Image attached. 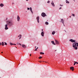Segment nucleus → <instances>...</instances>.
<instances>
[{
    "mask_svg": "<svg viewBox=\"0 0 78 78\" xmlns=\"http://www.w3.org/2000/svg\"><path fill=\"white\" fill-rule=\"evenodd\" d=\"M22 47H23V48H26V46L24 44H22Z\"/></svg>",
    "mask_w": 78,
    "mask_h": 78,
    "instance_id": "nucleus-12",
    "label": "nucleus"
},
{
    "mask_svg": "<svg viewBox=\"0 0 78 78\" xmlns=\"http://www.w3.org/2000/svg\"><path fill=\"white\" fill-rule=\"evenodd\" d=\"M29 0H26V1H28Z\"/></svg>",
    "mask_w": 78,
    "mask_h": 78,
    "instance_id": "nucleus-39",
    "label": "nucleus"
},
{
    "mask_svg": "<svg viewBox=\"0 0 78 78\" xmlns=\"http://www.w3.org/2000/svg\"><path fill=\"white\" fill-rule=\"evenodd\" d=\"M73 0L75 2V0Z\"/></svg>",
    "mask_w": 78,
    "mask_h": 78,
    "instance_id": "nucleus-44",
    "label": "nucleus"
},
{
    "mask_svg": "<svg viewBox=\"0 0 78 78\" xmlns=\"http://www.w3.org/2000/svg\"><path fill=\"white\" fill-rule=\"evenodd\" d=\"M62 6H63V5H62Z\"/></svg>",
    "mask_w": 78,
    "mask_h": 78,
    "instance_id": "nucleus-46",
    "label": "nucleus"
},
{
    "mask_svg": "<svg viewBox=\"0 0 78 78\" xmlns=\"http://www.w3.org/2000/svg\"><path fill=\"white\" fill-rule=\"evenodd\" d=\"M17 45H20L21 46L22 45V44H20V43H17Z\"/></svg>",
    "mask_w": 78,
    "mask_h": 78,
    "instance_id": "nucleus-23",
    "label": "nucleus"
},
{
    "mask_svg": "<svg viewBox=\"0 0 78 78\" xmlns=\"http://www.w3.org/2000/svg\"><path fill=\"white\" fill-rule=\"evenodd\" d=\"M0 45H1V43H0Z\"/></svg>",
    "mask_w": 78,
    "mask_h": 78,
    "instance_id": "nucleus-38",
    "label": "nucleus"
},
{
    "mask_svg": "<svg viewBox=\"0 0 78 78\" xmlns=\"http://www.w3.org/2000/svg\"><path fill=\"white\" fill-rule=\"evenodd\" d=\"M1 53H3V52H2Z\"/></svg>",
    "mask_w": 78,
    "mask_h": 78,
    "instance_id": "nucleus-41",
    "label": "nucleus"
},
{
    "mask_svg": "<svg viewBox=\"0 0 78 78\" xmlns=\"http://www.w3.org/2000/svg\"><path fill=\"white\" fill-rule=\"evenodd\" d=\"M45 24H46V25H48V22H45Z\"/></svg>",
    "mask_w": 78,
    "mask_h": 78,
    "instance_id": "nucleus-25",
    "label": "nucleus"
},
{
    "mask_svg": "<svg viewBox=\"0 0 78 78\" xmlns=\"http://www.w3.org/2000/svg\"><path fill=\"white\" fill-rule=\"evenodd\" d=\"M41 16L42 17H45V16H47V15L45 14L44 12H42L41 14Z\"/></svg>",
    "mask_w": 78,
    "mask_h": 78,
    "instance_id": "nucleus-3",
    "label": "nucleus"
},
{
    "mask_svg": "<svg viewBox=\"0 0 78 78\" xmlns=\"http://www.w3.org/2000/svg\"><path fill=\"white\" fill-rule=\"evenodd\" d=\"M39 59H41V58H42V57L41 56H40L38 58Z\"/></svg>",
    "mask_w": 78,
    "mask_h": 78,
    "instance_id": "nucleus-26",
    "label": "nucleus"
},
{
    "mask_svg": "<svg viewBox=\"0 0 78 78\" xmlns=\"http://www.w3.org/2000/svg\"><path fill=\"white\" fill-rule=\"evenodd\" d=\"M37 51V49H36L34 50V51Z\"/></svg>",
    "mask_w": 78,
    "mask_h": 78,
    "instance_id": "nucleus-31",
    "label": "nucleus"
},
{
    "mask_svg": "<svg viewBox=\"0 0 78 78\" xmlns=\"http://www.w3.org/2000/svg\"><path fill=\"white\" fill-rule=\"evenodd\" d=\"M10 45H16V44H12V43H10Z\"/></svg>",
    "mask_w": 78,
    "mask_h": 78,
    "instance_id": "nucleus-19",
    "label": "nucleus"
},
{
    "mask_svg": "<svg viewBox=\"0 0 78 78\" xmlns=\"http://www.w3.org/2000/svg\"><path fill=\"white\" fill-rule=\"evenodd\" d=\"M43 29H42V30H41L42 31H43Z\"/></svg>",
    "mask_w": 78,
    "mask_h": 78,
    "instance_id": "nucleus-35",
    "label": "nucleus"
},
{
    "mask_svg": "<svg viewBox=\"0 0 78 78\" xmlns=\"http://www.w3.org/2000/svg\"><path fill=\"white\" fill-rule=\"evenodd\" d=\"M71 17V16H70V17Z\"/></svg>",
    "mask_w": 78,
    "mask_h": 78,
    "instance_id": "nucleus-45",
    "label": "nucleus"
},
{
    "mask_svg": "<svg viewBox=\"0 0 78 78\" xmlns=\"http://www.w3.org/2000/svg\"><path fill=\"white\" fill-rule=\"evenodd\" d=\"M36 19L37 20V22L38 23H39V16H37V17Z\"/></svg>",
    "mask_w": 78,
    "mask_h": 78,
    "instance_id": "nucleus-8",
    "label": "nucleus"
},
{
    "mask_svg": "<svg viewBox=\"0 0 78 78\" xmlns=\"http://www.w3.org/2000/svg\"><path fill=\"white\" fill-rule=\"evenodd\" d=\"M3 6H4V5H3V4L2 3H1L0 4V6H1V7H3Z\"/></svg>",
    "mask_w": 78,
    "mask_h": 78,
    "instance_id": "nucleus-16",
    "label": "nucleus"
},
{
    "mask_svg": "<svg viewBox=\"0 0 78 78\" xmlns=\"http://www.w3.org/2000/svg\"><path fill=\"white\" fill-rule=\"evenodd\" d=\"M20 17H19V15H18L17 17V21L18 22H19V21H20Z\"/></svg>",
    "mask_w": 78,
    "mask_h": 78,
    "instance_id": "nucleus-4",
    "label": "nucleus"
},
{
    "mask_svg": "<svg viewBox=\"0 0 78 78\" xmlns=\"http://www.w3.org/2000/svg\"><path fill=\"white\" fill-rule=\"evenodd\" d=\"M0 78H1V77Z\"/></svg>",
    "mask_w": 78,
    "mask_h": 78,
    "instance_id": "nucleus-47",
    "label": "nucleus"
},
{
    "mask_svg": "<svg viewBox=\"0 0 78 78\" xmlns=\"http://www.w3.org/2000/svg\"><path fill=\"white\" fill-rule=\"evenodd\" d=\"M62 8L60 7V8H59V9H62Z\"/></svg>",
    "mask_w": 78,
    "mask_h": 78,
    "instance_id": "nucleus-33",
    "label": "nucleus"
},
{
    "mask_svg": "<svg viewBox=\"0 0 78 78\" xmlns=\"http://www.w3.org/2000/svg\"><path fill=\"white\" fill-rule=\"evenodd\" d=\"M41 36H43V37H44V31L42 32L41 33Z\"/></svg>",
    "mask_w": 78,
    "mask_h": 78,
    "instance_id": "nucleus-9",
    "label": "nucleus"
},
{
    "mask_svg": "<svg viewBox=\"0 0 78 78\" xmlns=\"http://www.w3.org/2000/svg\"><path fill=\"white\" fill-rule=\"evenodd\" d=\"M60 5V6H62V5Z\"/></svg>",
    "mask_w": 78,
    "mask_h": 78,
    "instance_id": "nucleus-37",
    "label": "nucleus"
},
{
    "mask_svg": "<svg viewBox=\"0 0 78 78\" xmlns=\"http://www.w3.org/2000/svg\"><path fill=\"white\" fill-rule=\"evenodd\" d=\"M30 10L31 11L32 13L33 14V11H32V8H31V7H30Z\"/></svg>",
    "mask_w": 78,
    "mask_h": 78,
    "instance_id": "nucleus-14",
    "label": "nucleus"
},
{
    "mask_svg": "<svg viewBox=\"0 0 78 78\" xmlns=\"http://www.w3.org/2000/svg\"><path fill=\"white\" fill-rule=\"evenodd\" d=\"M55 41L56 44H59V42H58V41L56 40H55Z\"/></svg>",
    "mask_w": 78,
    "mask_h": 78,
    "instance_id": "nucleus-11",
    "label": "nucleus"
},
{
    "mask_svg": "<svg viewBox=\"0 0 78 78\" xmlns=\"http://www.w3.org/2000/svg\"><path fill=\"white\" fill-rule=\"evenodd\" d=\"M31 54H30V56H31Z\"/></svg>",
    "mask_w": 78,
    "mask_h": 78,
    "instance_id": "nucleus-36",
    "label": "nucleus"
},
{
    "mask_svg": "<svg viewBox=\"0 0 78 78\" xmlns=\"http://www.w3.org/2000/svg\"><path fill=\"white\" fill-rule=\"evenodd\" d=\"M10 23V22L7 21V24L5 25V30H8V25H9Z\"/></svg>",
    "mask_w": 78,
    "mask_h": 78,
    "instance_id": "nucleus-2",
    "label": "nucleus"
},
{
    "mask_svg": "<svg viewBox=\"0 0 78 78\" xmlns=\"http://www.w3.org/2000/svg\"><path fill=\"white\" fill-rule=\"evenodd\" d=\"M2 45H3V46H4L5 44H4V42H2L1 43Z\"/></svg>",
    "mask_w": 78,
    "mask_h": 78,
    "instance_id": "nucleus-21",
    "label": "nucleus"
},
{
    "mask_svg": "<svg viewBox=\"0 0 78 78\" xmlns=\"http://www.w3.org/2000/svg\"><path fill=\"white\" fill-rule=\"evenodd\" d=\"M73 47L74 49L75 50H77L78 49V43L75 42L73 44Z\"/></svg>",
    "mask_w": 78,
    "mask_h": 78,
    "instance_id": "nucleus-1",
    "label": "nucleus"
},
{
    "mask_svg": "<svg viewBox=\"0 0 78 78\" xmlns=\"http://www.w3.org/2000/svg\"><path fill=\"white\" fill-rule=\"evenodd\" d=\"M74 66H75V65L76 64H78V62H76L74 61Z\"/></svg>",
    "mask_w": 78,
    "mask_h": 78,
    "instance_id": "nucleus-20",
    "label": "nucleus"
},
{
    "mask_svg": "<svg viewBox=\"0 0 78 78\" xmlns=\"http://www.w3.org/2000/svg\"><path fill=\"white\" fill-rule=\"evenodd\" d=\"M43 62H46V63H47V62H45V61H43Z\"/></svg>",
    "mask_w": 78,
    "mask_h": 78,
    "instance_id": "nucleus-34",
    "label": "nucleus"
},
{
    "mask_svg": "<svg viewBox=\"0 0 78 78\" xmlns=\"http://www.w3.org/2000/svg\"><path fill=\"white\" fill-rule=\"evenodd\" d=\"M5 43V45H7V43L6 42H4Z\"/></svg>",
    "mask_w": 78,
    "mask_h": 78,
    "instance_id": "nucleus-27",
    "label": "nucleus"
},
{
    "mask_svg": "<svg viewBox=\"0 0 78 78\" xmlns=\"http://www.w3.org/2000/svg\"><path fill=\"white\" fill-rule=\"evenodd\" d=\"M13 21L12 20H11L10 21V26H12V25H13Z\"/></svg>",
    "mask_w": 78,
    "mask_h": 78,
    "instance_id": "nucleus-5",
    "label": "nucleus"
},
{
    "mask_svg": "<svg viewBox=\"0 0 78 78\" xmlns=\"http://www.w3.org/2000/svg\"><path fill=\"white\" fill-rule=\"evenodd\" d=\"M29 9H30V8H27V10H29Z\"/></svg>",
    "mask_w": 78,
    "mask_h": 78,
    "instance_id": "nucleus-32",
    "label": "nucleus"
},
{
    "mask_svg": "<svg viewBox=\"0 0 78 78\" xmlns=\"http://www.w3.org/2000/svg\"><path fill=\"white\" fill-rule=\"evenodd\" d=\"M61 22H62V23H63L64 25V26H65V25H64V20H63V19H61Z\"/></svg>",
    "mask_w": 78,
    "mask_h": 78,
    "instance_id": "nucleus-6",
    "label": "nucleus"
},
{
    "mask_svg": "<svg viewBox=\"0 0 78 78\" xmlns=\"http://www.w3.org/2000/svg\"><path fill=\"white\" fill-rule=\"evenodd\" d=\"M70 69L72 70V71H73L74 70V67H70Z\"/></svg>",
    "mask_w": 78,
    "mask_h": 78,
    "instance_id": "nucleus-10",
    "label": "nucleus"
},
{
    "mask_svg": "<svg viewBox=\"0 0 78 78\" xmlns=\"http://www.w3.org/2000/svg\"><path fill=\"white\" fill-rule=\"evenodd\" d=\"M56 33V31H54L53 32H52V34H54Z\"/></svg>",
    "mask_w": 78,
    "mask_h": 78,
    "instance_id": "nucleus-18",
    "label": "nucleus"
},
{
    "mask_svg": "<svg viewBox=\"0 0 78 78\" xmlns=\"http://www.w3.org/2000/svg\"><path fill=\"white\" fill-rule=\"evenodd\" d=\"M73 14V17H75V14Z\"/></svg>",
    "mask_w": 78,
    "mask_h": 78,
    "instance_id": "nucleus-29",
    "label": "nucleus"
},
{
    "mask_svg": "<svg viewBox=\"0 0 78 78\" xmlns=\"http://www.w3.org/2000/svg\"><path fill=\"white\" fill-rule=\"evenodd\" d=\"M12 4H14V3H12Z\"/></svg>",
    "mask_w": 78,
    "mask_h": 78,
    "instance_id": "nucleus-43",
    "label": "nucleus"
},
{
    "mask_svg": "<svg viewBox=\"0 0 78 78\" xmlns=\"http://www.w3.org/2000/svg\"><path fill=\"white\" fill-rule=\"evenodd\" d=\"M51 42L54 45H56V44L55 43V42H54V41H52Z\"/></svg>",
    "mask_w": 78,
    "mask_h": 78,
    "instance_id": "nucleus-17",
    "label": "nucleus"
},
{
    "mask_svg": "<svg viewBox=\"0 0 78 78\" xmlns=\"http://www.w3.org/2000/svg\"><path fill=\"white\" fill-rule=\"evenodd\" d=\"M49 2H50V1H48L47 3H49Z\"/></svg>",
    "mask_w": 78,
    "mask_h": 78,
    "instance_id": "nucleus-30",
    "label": "nucleus"
},
{
    "mask_svg": "<svg viewBox=\"0 0 78 78\" xmlns=\"http://www.w3.org/2000/svg\"><path fill=\"white\" fill-rule=\"evenodd\" d=\"M40 54L41 55H44V53L41 52Z\"/></svg>",
    "mask_w": 78,
    "mask_h": 78,
    "instance_id": "nucleus-24",
    "label": "nucleus"
},
{
    "mask_svg": "<svg viewBox=\"0 0 78 78\" xmlns=\"http://www.w3.org/2000/svg\"><path fill=\"white\" fill-rule=\"evenodd\" d=\"M69 41L72 42H76V40H73L72 39H70Z\"/></svg>",
    "mask_w": 78,
    "mask_h": 78,
    "instance_id": "nucleus-7",
    "label": "nucleus"
},
{
    "mask_svg": "<svg viewBox=\"0 0 78 78\" xmlns=\"http://www.w3.org/2000/svg\"><path fill=\"white\" fill-rule=\"evenodd\" d=\"M7 19H8V18H7L6 20H7Z\"/></svg>",
    "mask_w": 78,
    "mask_h": 78,
    "instance_id": "nucleus-40",
    "label": "nucleus"
},
{
    "mask_svg": "<svg viewBox=\"0 0 78 78\" xmlns=\"http://www.w3.org/2000/svg\"><path fill=\"white\" fill-rule=\"evenodd\" d=\"M35 48H36V49H38V47H37H37L35 46Z\"/></svg>",
    "mask_w": 78,
    "mask_h": 78,
    "instance_id": "nucleus-28",
    "label": "nucleus"
},
{
    "mask_svg": "<svg viewBox=\"0 0 78 78\" xmlns=\"http://www.w3.org/2000/svg\"><path fill=\"white\" fill-rule=\"evenodd\" d=\"M39 62H41V61H39Z\"/></svg>",
    "mask_w": 78,
    "mask_h": 78,
    "instance_id": "nucleus-42",
    "label": "nucleus"
},
{
    "mask_svg": "<svg viewBox=\"0 0 78 78\" xmlns=\"http://www.w3.org/2000/svg\"><path fill=\"white\" fill-rule=\"evenodd\" d=\"M18 37H20L19 39H21V38L22 37V35L20 34V35L18 36Z\"/></svg>",
    "mask_w": 78,
    "mask_h": 78,
    "instance_id": "nucleus-15",
    "label": "nucleus"
},
{
    "mask_svg": "<svg viewBox=\"0 0 78 78\" xmlns=\"http://www.w3.org/2000/svg\"><path fill=\"white\" fill-rule=\"evenodd\" d=\"M52 2L51 3V5L52 6H53L54 7H55V4H54V3L53 2V1H52Z\"/></svg>",
    "mask_w": 78,
    "mask_h": 78,
    "instance_id": "nucleus-13",
    "label": "nucleus"
},
{
    "mask_svg": "<svg viewBox=\"0 0 78 78\" xmlns=\"http://www.w3.org/2000/svg\"><path fill=\"white\" fill-rule=\"evenodd\" d=\"M66 3H69V2L68 1L66 0Z\"/></svg>",
    "mask_w": 78,
    "mask_h": 78,
    "instance_id": "nucleus-22",
    "label": "nucleus"
}]
</instances>
